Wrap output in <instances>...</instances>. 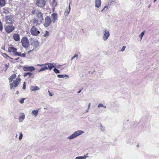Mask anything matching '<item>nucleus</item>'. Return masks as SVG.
Here are the masks:
<instances>
[{
	"mask_svg": "<svg viewBox=\"0 0 159 159\" xmlns=\"http://www.w3.org/2000/svg\"><path fill=\"white\" fill-rule=\"evenodd\" d=\"M84 131L82 130H78L75 131L73 134L69 136L67 139L69 140H71L75 138L84 133Z\"/></svg>",
	"mask_w": 159,
	"mask_h": 159,
	"instance_id": "nucleus-1",
	"label": "nucleus"
},
{
	"mask_svg": "<svg viewBox=\"0 0 159 159\" xmlns=\"http://www.w3.org/2000/svg\"><path fill=\"white\" fill-rule=\"evenodd\" d=\"M21 81V79L20 78L17 77L15 80L10 83V88L11 89H15L18 86Z\"/></svg>",
	"mask_w": 159,
	"mask_h": 159,
	"instance_id": "nucleus-2",
	"label": "nucleus"
},
{
	"mask_svg": "<svg viewBox=\"0 0 159 159\" xmlns=\"http://www.w3.org/2000/svg\"><path fill=\"white\" fill-rule=\"evenodd\" d=\"M36 17V19H37L39 22H41L43 19V14L40 11L37 10L35 13Z\"/></svg>",
	"mask_w": 159,
	"mask_h": 159,
	"instance_id": "nucleus-3",
	"label": "nucleus"
},
{
	"mask_svg": "<svg viewBox=\"0 0 159 159\" xmlns=\"http://www.w3.org/2000/svg\"><path fill=\"white\" fill-rule=\"evenodd\" d=\"M30 33L33 35L36 36L40 33V31L34 26L31 29Z\"/></svg>",
	"mask_w": 159,
	"mask_h": 159,
	"instance_id": "nucleus-4",
	"label": "nucleus"
},
{
	"mask_svg": "<svg viewBox=\"0 0 159 159\" xmlns=\"http://www.w3.org/2000/svg\"><path fill=\"white\" fill-rule=\"evenodd\" d=\"M21 43L22 46L25 48H27L29 45V40L26 37H24L22 39Z\"/></svg>",
	"mask_w": 159,
	"mask_h": 159,
	"instance_id": "nucleus-5",
	"label": "nucleus"
},
{
	"mask_svg": "<svg viewBox=\"0 0 159 159\" xmlns=\"http://www.w3.org/2000/svg\"><path fill=\"white\" fill-rule=\"evenodd\" d=\"M36 4L39 7L43 8L46 5V1L44 0H36Z\"/></svg>",
	"mask_w": 159,
	"mask_h": 159,
	"instance_id": "nucleus-6",
	"label": "nucleus"
},
{
	"mask_svg": "<svg viewBox=\"0 0 159 159\" xmlns=\"http://www.w3.org/2000/svg\"><path fill=\"white\" fill-rule=\"evenodd\" d=\"M110 34L108 30L106 29L104 30L103 33V39L104 41H106L110 36Z\"/></svg>",
	"mask_w": 159,
	"mask_h": 159,
	"instance_id": "nucleus-7",
	"label": "nucleus"
},
{
	"mask_svg": "<svg viewBox=\"0 0 159 159\" xmlns=\"http://www.w3.org/2000/svg\"><path fill=\"white\" fill-rule=\"evenodd\" d=\"M6 23L7 24H11L13 23V17L11 15L7 16L5 17Z\"/></svg>",
	"mask_w": 159,
	"mask_h": 159,
	"instance_id": "nucleus-8",
	"label": "nucleus"
},
{
	"mask_svg": "<svg viewBox=\"0 0 159 159\" xmlns=\"http://www.w3.org/2000/svg\"><path fill=\"white\" fill-rule=\"evenodd\" d=\"M15 29L14 26L12 25H7L5 28V31L7 33H9L12 32Z\"/></svg>",
	"mask_w": 159,
	"mask_h": 159,
	"instance_id": "nucleus-9",
	"label": "nucleus"
},
{
	"mask_svg": "<svg viewBox=\"0 0 159 159\" xmlns=\"http://www.w3.org/2000/svg\"><path fill=\"white\" fill-rule=\"evenodd\" d=\"M51 20L49 16H46L45 17L44 25L45 27L48 26L51 24Z\"/></svg>",
	"mask_w": 159,
	"mask_h": 159,
	"instance_id": "nucleus-10",
	"label": "nucleus"
},
{
	"mask_svg": "<svg viewBox=\"0 0 159 159\" xmlns=\"http://www.w3.org/2000/svg\"><path fill=\"white\" fill-rule=\"evenodd\" d=\"M23 70L25 71L32 72L35 70V69L33 66H27L23 67Z\"/></svg>",
	"mask_w": 159,
	"mask_h": 159,
	"instance_id": "nucleus-11",
	"label": "nucleus"
},
{
	"mask_svg": "<svg viewBox=\"0 0 159 159\" xmlns=\"http://www.w3.org/2000/svg\"><path fill=\"white\" fill-rule=\"evenodd\" d=\"M51 18L52 22L54 23L57 20V15L56 13H53L51 16Z\"/></svg>",
	"mask_w": 159,
	"mask_h": 159,
	"instance_id": "nucleus-12",
	"label": "nucleus"
},
{
	"mask_svg": "<svg viewBox=\"0 0 159 159\" xmlns=\"http://www.w3.org/2000/svg\"><path fill=\"white\" fill-rule=\"evenodd\" d=\"M94 3L95 7L98 8H99L101 6L102 2L101 0H95Z\"/></svg>",
	"mask_w": 159,
	"mask_h": 159,
	"instance_id": "nucleus-13",
	"label": "nucleus"
},
{
	"mask_svg": "<svg viewBox=\"0 0 159 159\" xmlns=\"http://www.w3.org/2000/svg\"><path fill=\"white\" fill-rule=\"evenodd\" d=\"M45 65H47L48 66V69L51 70L53 68L55 67L52 63H46L45 64Z\"/></svg>",
	"mask_w": 159,
	"mask_h": 159,
	"instance_id": "nucleus-14",
	"label": "nucleus"
},
{
	"mask_svg": "<svg viewBox=\"0 0 159 159\" xmlns=\"http://www.w3.org/2000/svg\"><path fill=\"white\" fill-rule=\"evenodd\" d=\"M25 118V115L23 113H21L20 114L19 116V120L20 122H22Z\"/></svg>",
	"mask_w": 159,
	"mask_h": 159,
	"instance_id": "nucleus-15",
	"label": "nucleus"
},
{
	"mask_svg": "<svg viewBox=\"0 0 159 159\" xmlns=\"http://www.w3.org/2000/svg\"><path fill=\"white\" fill-rule=\"evenodd\" d=\"M39 88L37 86H31L30 87V90L31 91H38L39 90Z\"/></svg>",
	"mask_w": 159,
	"mask_h": 159,
	"instance_id": "nucleus-16",
	"label": "nucleus"
},
{
	"mask_svg": "<svg viewBox=\"0 0 159 159\" xmlns=\"http://www.w3.org/2000/svg\"><path fill=\"white\" fill-rule=\"evenodd\" d=\"M16 77V75L15 74H13L11 75L8 79L9 83H11L13 81V80L15 79Z\"/></svg>",
	"mask_w": 159,
	"mask_h": 159,
	"instance_id": "nucleus-17",
	"label": "nucleus"
},
{
	"mask_svg": "<svg viewBox=\"0 0 159 159\" xmlns=\"http://www.w3.org/2000/svg\"><path fill=\"white\" fill-rule=\"evenodd\" d=\"M13 39L16 41H18L20 39V35L19 34H15L13 35Z\"/></svg>",
	"mask_w": 159,
	"mask_h": 159,
	"instance_id": "nucleus-18",
	"label": "nucleus"
},
{
	"mask_svg": "<svg viewBox=\"0 0 159 159\" xmlns=\"http://www.w3.org/2000/svg\"><path fill=\"white\" fill-rule=\"evenodd\" d=\"M88 154H86L84 156H79L76 157L75 159H86L89 156L87 155Z\"/></svg>",
	"mask_w": 159,
	"mask_h": 159,
	"instance_id": "nucleus-19",
	"label": "nucleus"
},
{
	"mask_svg": "<svg viewBox=\"0 0 159 159\" xmlns=\"http://www.w3.org/2000/svg\"><path fill=\"white\" fill-rule=\"evenodd\" d=\"M71 3L70 2L69 5V8L68 9H66L65 12V15L67 16L70 13V4Z\"/></svg>",
	"mask_w": 159,
	"mask_h": 159,
	"instance_id": "nucleus-20",
	"label": "nucleus"
},
{
	"mask_svg": "<svg viewBox=\"0 0 159 159\" xmlns=\"http://www.w3.org/2000/svg\"><path fill=\"white\" fill-rule=\"evenodd\" d=\"M16 50L17 49L16 48L12 47H9L8 49V51L9 52H13V53L16 52Z\"/></svg>",
	"mask_w": 159,
	"mask_h": 159,
	"instance_id": "nucleus-21",
	"label": "nucleus"
},
{
	"mask_svg": "<svg viewBox=\"0 0 159 159\" xmlns=\"http://www.w3.org/2000/svg\"><path fill=\"white\" fill-rule=\"evenodd\" d=\"M39 42L37 40H34L32 42L31 44L34 46V48L37 47L39 45Z\"/></svg>",
	"mask_w": 159,
	"mask_h": 159,
	"instance_id": "nucleus-22",
	"label": "nucleus"
},
{
	"mask_svg": "<svg viewBox=\"0 0 159 159\" xmlns=\"http://www.w3.org/2000/svg\"><path fill=\"white\" fill-rule=\"evenodd\" d=\"M6 4V1L5 0H0V6L3 7Z\"/></svg>",
	"mask_w": 159,
	"mask_h": 159,
	"instance_id": "nucleus-23",
	"label": "nucleus"
},
{
	"mask_svg": "<svg viewBox=\"0 0 159 159\" xmlns=\"http://www.w3.org/2000/svg\"><path fill=\"white\" fill-rule=\"evenodd\" d=\"M39 111L38 110H33L32 112V115L36 116L38 114Z\"/></svg>",
	"mask_w": 159,
	"mask_h": 159,
	"instance_id": "nucleus-24",
	"label": "nucleus"
},
{
	"mask_svg": "<svg viewBox=\"0 0 159 159\" xmlns=\"http://www.w3.org/2000/svg\"><path fill=\"white\" fill-rule=\"evenodd\" d=\"M38 21H39L37 19L36 20H33L32 21V22L34 24V25H38L39 24L38 23Z\"/></svg>",
	"mask_w": 159,
	"mask_h": 159,
	"instance_id": "nucleus-25",
	"label": "nucleus"
},
{
	"mask_svg": "<svg viewBox=\"0 0 159 159\" xmlns=\"http://www.w3.org/2000/svg\"><path fill=\"white\" fill-rule=\"evenodd\" d=\"M48 69V68L46 66H44L42 67L41 69L39 70V72H41L44 71L45 70H47Z\"/></svg>",
	"mask_w": 159,
	"mask_h": 159,
	"instance_id": "nucleus-26",
	"label": "nucleus"
},
{
	"mask_svg": "<svg viewBox=\"0 0 159 159\" xmlns=\"http://www.w3.org/2000/svg\"><path fill=\"white\" fill-rule=\"evenodd\" d=\"M57 77L59 78H63L64 77H66L67 78H68L69 77V76L67 75H57Z\"/></svg>",
	"mask_w": 159,
	"mask_h": 159,
	"instance_id": "nucleus-27",
	"label": "nucleus"
},
{
	"mask_svg": "<svg viewBox=\"0 0 159 159\" xmlns=\"http://www.w3.org/2000/svg\"><path fill=\"white\" fill-rule=\"evenodd\" d=\"M108 9V7L106 6H105L102 10L101 11L103 13H105L107 12Z\"/></svg>",
	"mask_w": 159,
	"mask_h": 159,
	"instance_id": "nucleus-28",
	"label": "nucleus"
},
{
	"mask_svg": "<svg viewBox=\"0 0 159 159\" xmlns=\"http://www.w3.org/2000/svg\"><path fill=\"white\" fill-rule=\"evenodd\" d=\"M49 35V32L48 31L46 30L45 31V33L43 35V36L45 37H47Z\"/></svg>",
	"mask_w": 159,
	"mask_h": 159,
	"instance_id": "nucleus-29",
	"label": "nucleus"
},
{
	"mask_svg": "<svg viewBox=\"0 0 159 159\" xmlns=\"http://www.w3.org/2000/svg\"><path fill=\"white\" fill-rule=\"evenodd\" d=\"M144 33H145V31H143L142 33H141L139 35V37L140 39H142L143 38V37L144 34Z\"/></svg>",
	"mask_w": 159,
	"mask_h": 159,
	"instance_id": "nucleus-30",
	"label": "nucleus"
},
{
	"mask_svg": "<svg viewBox=\"0 0 159 159\" xmlns=\"http://www.w3.org/2000/svg\"><path fill=\"white\" fill-rule=\"evenodd\" d=\"M2 55L5 58H6L7 57L10 58L8 56L6 53H2ZM10 59H12V58L10 57Z\"/></svg>",
	"mask_w": 159,
	"mask_h": 159,
	"instance_id": "nucleus-31",
	"label": "nucleus"
},
{
	"mask_svg": "<svg viewBox=\"0 0 159 159\" xmlns=\"http://www.w3.org/2000/svg\"><path fill=\"white\" fill-rule=\"evenodd\" d=\"M25 99V98H21L20 100L19 101V102L21 104H23L24 102V100Z\"/></svg>",
	"mask_w": 159,
	"mask_h": 159,
	"instance_id": "nucleus-32",
	"label": "nucleus"
},
{
	"mask_svg": "<svg viewBox=\"0 0 159 159\" xmlns=\"http://www.w3.org/2000/svg\"><path fill=\"white\" fill-rule=\"evenodd\" d=\"M53 71L56 74H58L60 73L59 70L56 68H54L53 69Z\"/></svg>",
	"mask_w": 159,
	"mask_h": 159,
	"instance_id": "nucleus-33",
	"label": "nucleus"
},
{
	"mask_svg": "<svg viewBox=\"0 0 159 159\" xmlns=\"http://www.w3.org/2000/svg\"><path fill=\"white\" fill-rule=\"evenodd\" d=\"M3 29V26L2 22L0 21V31H2Z\"/></svg>",
	"mask_w": 159,
	"mask_h": 159,
	"instance_id": "nucleus-34",
	"label": "nucleus"
},
{
	"mask_svg": "<svg viewBox=\"0 0 159 159\" xmlns=\"http://www.w3.org/2000/svg\"><path fill=\"white\" fill-rule=\"evenodd\" d=\"M3 10H4L3 11V13L5 14H8L9 13V11L8 10H7L6 9H5V8H3Z\"/></svg>",
	"mask_w": 159,
	"mask_h": 159,
	"instance_id": "nucleus-35",
	"label": "nucleus"
},
{
	"mask_svg": "<svg viewBox=\"0 0 159 159\" xmlns=\"http://www.w3.org/2000/svg\"><path fill=\"white\" fill-rule=\"evenodd\" d=\"M98 108H99L100 107H104L105 108H106V107L105 106H104L103 105V104H102V103H100L99 104L98 106Z\"/></svg>",
	"mask_w": 159,
	"mask_h": 159,
	"instance_id": "nucleus-36",
	"label": "nucleus"
},
{
	"mask_svg": "<svg viewBox=\"0 0 159 159\" xmlns=\"http://www.w3.org/2000/svg\"><path fill=\"white\" fill-rule=\"evenodd\" d=\"M78 54H75L74 56L71 58V60L73 59L74 58H78Z\"/></svg>",
	"mask_w": 159,
	"mask_h": 159,
	"instance_id": "nucleus-37",
	"label": "nucleus"
},
{
	"mask_svg": "<svg viewBox=\"0 0 159 159\" xmlns=\"http://www.w3.org/2000/svg\"><path fill=\"white\" fill-rule=\"evenodd\" d=\"M23 138V134L21 132L20 133V136L19 138V139L20 140L22 139Z\"/></svg>",
	"mask_w": 159,
	"mask_h": 159,
	"instance_id": "nucleus-38",
	"label": "nucleus"
},
{
	"mask_svg": "<svg viewBox=\"0 0 159 159\" xmlns=\"http://www.w3.org/2000/svg\"><path fill=\"white\" fill-rule=\"evenodd\" d=\"M100 129L102 131H104L105 130V129L104 127L103 126H102V125H101Z\"/></svg>",
	"mask_w": 159,
	"mask_h": 159,
	"instance_id": "nucleus-39",
	"label": "nucleus"
},
{
	"mask_svg": "<svg viewBox=\"0 0 159 159\" xmlns=\"http://www.w3.org/2000/svg\"><path fill=\"white\" fill-rule=\"evenodd\" d=\"M125 48H126V46H123V47H122V48H121L120 51L122 52H124L125 51Z\"/></svg>",
	"mask_w": 159,
	"mask_h": 159,
	"instance_id": "nucleus-40",
	"label": "nucleus"
},
{
	"mask_svg": "<svg viewBox=\"0 0 159 159\" xmlns=\"http://www.w3.org/2000/svg\"><path fill=\"white\" fill-rule=\"evenodd\" d=\"M53 5L54 6H56L57 5V3L56 2H55V0H53Z\"/></svg>",
	"mask_w": 159,
	"mask_h": 159,
	"instance_id": "nucleus-41",
	"label": "nucleus"
},
{
	"mask_svg": "<svg viewBox=\"0 0 159 159\" xmlns=\"http://www.w3.org/2000/svg\"><path fill=\"white\" fill-rule=\"evenodd\" d=\"M13 54L14 55L16 56H19L20 55V53H19L18 52H15L14 53H13Z\"/></svg>",
	"mask_w": 159,
	"mask_h": 159,
	"instance_id": "nucleus-42",
	"label": "nucleus"
},
{
	"mask_svg": "<svg viewBox=\"0 0 159 159\" xmlns=\"http://www.w3.org/2000/svg\"><path fill=\"white\" fill-rule=\"evenodd\" d=\"M19 56H20L23 57H25V53H23L22 54H20V55Z\"/></svg>",
	"mask_w": 159,
	"mask_h": 159,
	"instance_id": "nucleus-43",
	"label": "nucleus"
},
{
	"mask_svg": "<svg viewBox=\"0 0 159 159\" xmlns=\"http://www.w3.org/2000/svg\"><path fill=\"white\" fill-rule=\"evenodd\" d=\"M26 88V84L25 82H24L23 84V89H25Z\"/></svg>",
	"mask_w": 159,
	"mask_h": 159,
	"instance_id": "nucleus-44",
	"label": "nucleus"
},
{
	"mask_svg": "<svg viewBox=\"0 0 159 159\" xmlns=\"http://www.w3.org/2000/svg\"><path fill=\"white\" fill-rule=\"evenodd\" d=\"M32 73L31 72H28V77H30L32 76Z\"/></svg>",
	"mask_w": 159,
	"mask_h": 159,
	"instance_id": "nucleus-45",
	"label": "nucleus"
},
{
	"mask_svg": "<svg viewBox=\"0 0 159 159\" xmlns=\"http://www.w3.org/2000/svg\"><path fill=\"white\" fill-rule=\"evenodd\" d=\"M9 66V64H5V67L6 68V70H7Z\"/></svg>",
	"mask_w": 159,
	"mask_h": 159,
	"instance_id": "nucleus-46",
	"label": "nucleus"
},
{
	"mask_svg": "<svg viewBox=\"0 0 159 159\" xmlns=\"http://www.w3.org/2000/svg\"><path fill=\"white\" fill-rule=\"evenodd\" d=\"M27 75H28V72L25 73L24 74V77H25Z\"/></svg>",
	"mask_w": 159,
	"mask_h": 159,
	"instance_id": "nucleus-47",
	"label": "nucleus"
},
{
	"mask_svg": "<svg viewBox=\"0 0 159 159\" xmlns=\"http://www.w3.org/2000/svg\"><path fill=\"white\" fill-rule=\"evenodd\" d=\"M48 93L49 95L50 96H53V94L51 93L49 91H48Z\"/></svg>",
	"mask_w": 159,
	"mask_h": 159,
	"instance_id": "nucleus-48",
	"label": "nucleus"
},
{
	"mask_svg": "<svg viewBox=\"0 0 159 159\" xmlns=\"http://www.w3.org/2000/svg\"><path fill=\"white\" fill-rule=\"evenodd\" d=\"M37 66H45V64H37Z\"/></svg>",
	"mask_w": 159,
	"mask_h": 159,
	"instance_id": "nucleus-49",
	"label": "nucleus"
},
{
	"mask_svg": "<svg viewBox=\"0 0 159 159\" xmlns=\"http://www.w3.org/2000/svg\"><path fill=\"white\" fill-rule=\"evenodd\" d=\"M90 105H91V103H89L88 105V109H89L90 107Z\"/></svg>",
	"mask_w": 159,
	"mask_h": 159,
	"instance_id": "nucleus-50",
	"label": "nucleus"
},
{
	"mask_svg": "<svg viewBox=\"0 0 159 159\" xmlns=\"http://www.w3.org/2000/svg\"><path fill=\"white\" fill-rule=\"evenodd\" d=\"M89 109H88H88L87 110H86L85 112L86 113L88 112L89 111Z\"/></svg>",
	"mask_w": 159,
	"mask_h": 159,
	"instance_id": "nucleus-51",
	"label": "nucleus"
},
{
	"mask_svg": "<svg viewBox=\"0 0 159 159\" xmlns=\"http://www.w3.org/2000/svg\"><path fill=\"white\" fill-rule=\"evenodd\" d=\"M33 50H30L28 52V53H30V52H31Z\"/></svg>",
	"mask_w": 159,
	"mask_h": 159,
	"instance_id": "nucleus-52",
	"label": "nucleus"
},
{
	"mask_svg": "<svg viewBox=\"0 0 159 159\" xmlns=\"http://www.w3.org/2000/svg\"><path fill=\"white\" fill-rule=\"evenodd\" d=\"M32 13L33 14H34V13H35V11H33L32 12Z\"/></svg>",
	"mask_w": 159,
	"mask_h": 159,
	"instance_id": "nucleus-53",
	"label": "nucleus"
},
{
	"mask_svg": "<svg viewBox=\"0 0 159 159\" xmlns=\"http://www.w3.org/2000/svg\"><path fill=\"white\" fill-rule=\"evenodd\" d=\"M19 58V57H18V58H16V59H15V60H18Z\"/></svg>",
	"mask_w": 159,
	"mask_h": 159,
	"instance_id": "nucleus-54",
	"label": "nucleus"
},
{
	"mask_svg": "<svg viewBox=\"0 0 159 159\" xmlns=\"http://www.w3.org/2000/svg\"><path fill=\"white\" fill-rule=\"evenodd\" d=\"M157 1V0H153V2H155L156 1Z\"/></svg>",
	"mask_w": 159,
	"mask_h": 159,
	"instance_id": "nucleus-55",
	"label": "nucleus"
},
{
	"mask_svg": "<svg viewBox=\"0 0 159 159\" xmlns=\"http://www.w3.org/2000/svg\"><path fill=\"white\" fill-rule=\"evenodd\" d=\"M20 75H18V77H17L20 78Z\"/></svg>",
	"mask_w": 159,
	"mask_h": 159,
	"instance_id": "nucleus-56",
	"label": "nucleus"
},
{
	"mask_svg": "<svg viewBox=\"0 0 159 159\" xmlns=\"http://www.w3.org/2000/svg\"><path fill=\"white\" fill-rule=\"evenodd\" d=\"M2 49H4V48H2Z\"/></svg>",
	"mask_w": 159,
	"mask_h": 159,
	"instance_id": "nucleus-57",
	"label": "nucleus"
},
{
	"mask_svg": "<svg viewBox=\"0 0 159 159\" xmlns=\"http://www.w3.org/2000/svg\"><path fill=\"white\" fill-rule=\"evenodd\" d=\"M137 147H139V145H137Z\"/></svg>",
	"mask_w": 159,
	"mask_h": 159,
	"instance_id": "nucleus-58",
	"label": "nucleus"
}]
</instances>
